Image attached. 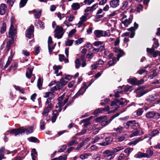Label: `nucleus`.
<instances>
[{"instance_id": "obj_33", "label": "nucleus", "mask_w": 160, "mask_h": 160, "mask_svg": "<svg viewBox=\"0 0 160 160\" xmlns=\"http://www.w3.org/2000/svg\"><path fill=\"white\" fill-rule=\"evenodd\" d=\"M68 82L64 80V78H62L60 80V82L58 84L61 87V88L62 86L66 85Z\"/></svg>"}, {"instance_id": "obj_37", "label": "nucleus", "mask_w": 160, "mask_h": 160, "mask_svg": "<svg viewBox=\"0 0 160 160\" xmlns=\"http://www.w3.org/2000/svg\"><path fill=\"white\" fill-rule=\"evenodd\" d=\"M91 155L92 154L89 153H83L80 155V158L82 159H84L88 158L89 156Z\"/></svg>"}, {"instance_id": "obj_54", "label": "nucleus", "mask_w": 160, "mask_h": 160, "mask_svg": "<svg viewBox=\"0 0 160 160\" xmlns=\"http://www.w3.org/2000/svg\"><path fill=\"white\" fill-rule=\"evenodd\" d=\"M121 99L122 100L121 101L118 100V101L120 105H127V102L126 100L125 99H123L122 98H121Z\"/></svg>"}, {"instance_id": "obj_15", "label": "nucleus", "mask_w": 160, "mask_h": 160, "mask_svg": "<svg viewBox=\"0 0 160 160\" xmlns=\"http://www.w3.org/2000/svg\"><path fill=\"white\" fill-rule=\"evenodd\" d=\"M143 134L144 132L142 130H136L132 132V133L130 135V137H132L134 136L142 135Z\"/></svg>"}, {"instance_id": "obj_58", "label": "nucleus", "mask_w": 160, "mask_h": 160, "mask_svg": "<svg viewBox=\"0 0 160 160\" xmlns=\"http://www.w3.org/2000/svg\"><path fill=\"white\" fill-rule=\"evenodd\" d=\"M146 93V92H144V91L142 90H138V91L137 92V96L138 97H140Z\"/></svg>"}, {"instance_id": "obj_22", "label": "nucleus", "mask_w": 160, "mask_h": 160, "mask_svg": "<svg viewBox=\"0 0 160 160\" xmlns=\"http://www.w3.org/2000/svg\"><path fill=\"white\" fill-rule=\"evenodd\" d=\"M119 105L120 104L118 100H114L111 103V106L112 107V108H113L116 110L119 107Z\"/></svg>"}, {"instance_id": "obj_62", "label": "nucleus", "mask_w": 160, "mask_h": 160, "mask_svg": "<svg viewBox=\"0 0 160 160\" xmlns=\"http://www.w3.org/2000/svg\"><path fill=\"white\" fill-rule=\"evenodd\" d=\"M28 0H21L20 2V7H23L27 3Z\"/></svg>"}, {"instance_id": "obj_55", "label": "nucleus", "mask_w": 160, "mask_h": 160, "mask_svg": "<svg viewBox=\"0 0 160 160\" xmlns=\"http://www.w3.org/2000/svg\"><path fill=\"white\" fill-rule=\"evenodd\" d=\"M95 1V0H84L83 3L85 5H90Z\"/></svg>"}, {"instance_id": "obj_20", "label": "nucleus", "mask_w": 160, "mask_h": 160, "mask_svg": "<svg viewBox=\"0 0 160 160\" xmlns=\"http://www.w3.org/2000/svg\"><path fill=\"white\" fill-rule=\"evenodd\" d=\"M33 70V68L28 67L26 73V77L30 79L32 77V72Z\"/></svg>"}, {"instance_id": "obj_49", "label": "nucleus", "mask_w": 160, "mask_h": 160, "mask_svg": "<svg viewBox=\"0 0 160 160\" xmlns=\"http://www.w3.org/2000/svg\"><path fill=\"white\" fill-rule=\"evenodd\" d=\"M30 141L32 142H39V141L36 138L31 137L29 138Z\"/></svg>"}, {"instance_id": "obj_51", "label": "nucleus", "mask_w": 160, "mask_h": 160, "mask_svg": "<svg viewBox=\"0 0 160 160\" xmlns=\"http://www.w3.org/2000/svg\"><path fill=\"white\" fill-rule=\"evenodd\" d=\"M14 87L17 91H18L22 94H24V93L23 90L19 86H17L15 85L13 86Z\"/></svg>"}, {"instance_id": "obj_34", "label": "nucleus", "mask_w": 160, "mask_h": 160, "mask_svg": "<svg viewBox=\"0 0 160 160\" xmlns=\"http://www.w3.org/2000/svg\"><path fill=\"white\" fill-rule=\"evenodd\" d=\"M126 136L127 135L126 134L122 135L116 139V141L117 142H122L124 140Z\"/></svg>"}, {"instance_id": "obj_1", "label": "nucleus", "mask_w": 160, "mask_h": 160, "mask_svg": "<svg viewBox=\"0 0 160 160\" xmlns=\"http://www.w3.org/2000/svg\"><path fill=\"white\" fill-rule=\"evenodd\" d=\"M25 132H26V133L28 134L32 133L33 132V127L31 126L28 129L21 127L18 129H13L10 131V133H14L15 135L16 136L19 134L24 133Z\"/></svg>"}, {"instance_id": "obj_30", "label": "nucleus", "mask_w": 160, "mask_h": 160, "mask_svg": "<svg viewBox=\"0 0 160 160\" xmlns=\"http://www.w3.org/2000/svg\"><path fill=\"white\" fill-rule=\"evenodd\" d=\"M133 149L132 148H128L125 149L124 152L125 153L126 156L128 157L130 153L133 150Z\"/></svg>"}, {"instance_id": "obj_43", "label": "nucleus", "mask_w": 160, "mask_h": 160, "mask_svg": "<svg viewBox=\"0 0 160 160\" xmlns=\"http://www.w3.org/2000/svg\"><path fill=\"white\" fill-rule=\"evenodd\" d=\"M75 68H79L81 65L82 64H81L80 60L79 58H77L75 60Z\"/></svg>"}, {"instance_id": "obj_24", "label": "nucleus", "mask_w": 160, "mask_h": 160, "mask_svg": "<svg viewBox=\"0 0 160 160\" xmlns=\"http://www.w3.org/2000/svg\"><path fill=\"white\" fill-rule=\"evenodd\" d=\"M144 138H142V137H141L135 139L134 141L129 142L128 143V144L130 145H135L139 142L142 140Z\"/></svg>"}, {"instance_id": "obj_52", "label": "nucleus", "mask_w": 160, "mask_h": 160, "mask_svg": "<svg viewBox=\"0 0 160 160\" xmlns=\"http://www.w3.org/2000/svg\"><path fill=\"white\" fill-rule=\"evenodd\" d=\"M78 142L77 140H73L70 141L68 143V146H71L77 144Z\"/></svg>"}, {"instance_id": "obj_63", "label": "nucleus", "mask_w": 160, "mask_h": 160, "mask_svg": "<svg viewBox=\"0 0 160 160\" xmlns=\"http://www.w3.org/2000/svg\"><path fill=\"white\" fill-rule=\"evenodd\" d=\"M103 112L102 108H99L95 110L93 112V114L96 115L97 114L102 113Z\"/></svg>"}, {"instance_id": "obj_41", "label": "nucleus", "mask_w": 160, "mask_h": 160, "mask_svg": "<svg viewBox=\"0 0 160 160\" xmlns=\"http://www.w3.org/2000/svg\"><path fill=\"white\" fill-rule=\"evenodd\" d=\"M130 122H131L130 124L131 126H130L132 127L133 128H135L134 127H137L139 126V123L138 122H136L135 120L130 121Z\"/></svg>"}, {"instance_id": "obj_23", "label": "nucleus", "mask_w": 160, "mask_h": 160, "mask_svg": "<svg viewBox=\"0 0 160 160\" xmlns=\"http://www.w3.org/2000/svg\"><path fill=\"white\" fill-rule=\"evenodd\" d=\"M15 40L12 39L7 42L6 48L8 51L10 50L11 46L14 43V41Z\"/></svg>"}, {"instance_id": "obj_26", "label": "nucleus", "mask_w": 160, "mask_h": 160, "mask_svg": "<svg viewBox=\"0 0 160 160\" xmlns=\"http://www.w3.org/2000/svg\"><path fill=\"white\" fill-rule=\"evenodd\" d=\"M72 9L76 10L79 9L80 8V4L78 2H75L72 4L71 5Z\"/></svg>"}, {"instance_id": "obj_39", "label": "nucleus", "mask_w": 160, "mask_h": 160, "mask_svg": "<svg viewBox=\"0 0 160 160\" xmlns=\"http://www.w3.org/2000/svg\"><path fill=\"white\" fill-rule=\"evenodd\" d=\"M34 11H35L34 15L35 18L37 19L39 18L41 15V10H34Z\"/></svg>"}, {"instance_id": "obj_46", "label": "nucleus", "mask_w": 160, "mask_h": 160, "mask_svg": "<svg viewBox=\"0 0 160 160\" xmlns=\"http://www.w3.org/2000/svg\"><path fill=\"white\" fill-rule=\"evenodd\" d=\"M138 27V25L137 24L136 22H135L134 24V27H132L128 29V30L129 31H135L137 29Z\"/></svg>"}, {"instance_id": "obj_16", "label": "nucleus", "mask_w": 160, "mask_h": 160, "mask_svg": "<svg viewBox=\"0 0 160 160\" xmlns=\"http://www.w3.org/2000/svg\"><path fill=\"white\" fill-rule=\"evenodd\" d=\"M133 18V16L130 15L128 18L125 19L124 21L122 22V23L125 26L128 27L132 22Z\"/></svg>"}, {"instance_id": "obj_57", "label": "nucleus", "mask_w": 160, "mask_h": 160, "mask_svg": "<svg viewBox=\"0 0 160 160\" xmlns=\"http://www.w3.org/2000/svg\"><path fill=\"white\" fill-rule=\"evenodd\" d=\"M88 15V14L87 13H85L84 16H82L80 18V21L82 22H84L87 20V17Z\"/></svg>"}, {"instance_id": "obj_38", "label": "nucleus", "mask_w": 160, "mask_h": 160, "mask_svg": "<svg viewBox=\"0 0 160 160\" xmlns=\"http://www.w3.org/2000/svg\"><path fill=\"white\" fill-rule=\"evenodd\" d=\"M123 149L124 148L122 146L114 148L112 150V152H113V154L114 155V153L118 152L120 151L123 150Z\"/></svg>"}, {"instance_id": "obj_56", "label": "nucleus", "mask_w": 160, "mask_h": 160, "mask_svg": "<svg viewBox=\"0 0 160 160\" xmlns=\"http://www.w3.org/2000/svg\"><path fill=\"white\" fill-rule=\"evenodd\" d=\"M42 81L40 78H39L37 82V86L39 89H41V87L42 85Z\"/></svg>"}, {"instance_id": "obj_50", "label": "nucleus", "mask_w": 160, "mask_h": 160, "mask_svg": "<svg viewBox=\"0 0 160 160\" xmlns=\"http://www.w3.org/2000/svg\"><path fill=\"white\" fill-rule=\"evenodd\" d=\"M53 68L55 71V73L56 74L58 73V70L61 69L62 67L60 65L56 66L55 65L53 66Z\"/></svg>"}, {"instance_id": "obj_11", "label": "nucleus", "mask_w": 160, "mask_h": 160, "mask_svg": "<svg viewBox=\"0 0 160 160\" xmlns=\"http://www.w3.org/2000/svg\"><path fill=\"white\" fill-rule=\"evenodd\" d=\"M113 138L112 137H108L105 138V142H102L100 145L102 146H105L111 144L112 142Z\"/></svg>"}, {"instance_id": "obj_3", "label": "nucleus", "mask_w": 160, "mask_h": 160, "mask_svg": "<svg viewBox=\"0 0 160 160\" xmlns=\"http://www.w3.org/2000/svg\"><path fill=\"white\" fill-rule=\"evenodd\" d=\"M63 30V28L62 27L57 26L54 30V32H55L54 34V37L58 39L61 38L64 33Z\"/></svg>"}, {"instance_id": "obj_40", "label": "nucleus", "mask_w": 160, "mask_h": 160, "mask_svg": "<svg viewBox=\"0 0 160 160\" xmlns=\"http://www.w3.org/2000/svg\"><path fill=\"white\" fill-rule=\"evenodd\" d=\"M159 133V130L157 129H154L150 132L149 135L151 137H154L156 135Z\"/></svg>"}, {"instance_id": "obj_31", "label": "nucleus", "mask_w": 160, "mask_h": 160, "mask_svg": "<svg viewBox=\"0 0 160 160\" xmlns=\"http://www.w3.org/2000/svg\"><path fill=\"white\" fill-rule=\"evenodd\" d=\"M124 129V128L123 127L121 126H118L117 128H113V130L114 131H116L118 133H121L122 132L123 130Z\"/></svg>"}, {"instance_id": "obj_60", "label": "nucleus", "mask_w": 160, "mask_h": 160, "mask_svg": "<svg viewBox=\"0 0 160 160\" xmlns=\"http://www.w3.org/2000/svg\"><path fill=\"white\" fill-rule=\"evenodd\" d=\"M101 156L99 154H94L93 156V158L95 160H100Z\"/></svg>"}, {"instance_id": "obj_44", "label": "nucleus", "mask_w": 160, "mask_h": 160, "mask_svg": "<svg viewBox=\"0 0 160 160\" xmlns=\"http://www.w3.org/2000/svg\"><path fill=\"white\" fill-rule=\"evenodd\" d=\"M5 149L4 148L2 147L0 148V160H2L4 158V153Z\"/></svg>"}, {"instance_id": "obj_36", "label": "nucleus", "mask_w": 160, "mask_h": 160, "mask_svg": "<svg viewBox=\"0 0 160 160\" xmlns=\"http://www.w3.org/2000/svg\"><path fill=\"white\" fill-rule=\"evenodd\" d=\"M31 156L33 160H35V158L37 156V153L36 149L33 148L32 149L31 152Z\"/></svg>"}, {"instance_id": "obj_10", "label": "nucleus", "mask_w": 160, "mask_h": 160, "mask_svg": "<svg viewBox=\"0 0 160 160\" xmlns=\"http://www.w3.org/2000/svg\"><path fill=\"white\" fill-rule=\"evenodd\" d=\"M109 4L111 7L115 8L119 6L120 1L119 0H110Z\"/></svg>"}, {"instance_id": "obj_42", "label": "nucleus", "mask_w": 160, "mask_h": 160, "mask_svg": "<svg viewBox=\"0 0 160 160\" xmlns=\"http://www.w3.org/2000/svg\"><path fill=\"white\" fill-rule=\"evenodd\" d=\"M6 24L5 22H3L1 28L0 32L2 34L4 33L6 31Z\"/></svg>"}, {"instance_id": "obj_21", "label": "nucleus", "mask_w": 160, "mask_h": 160, "mask_svg": "<svg viewBox=\"0 0 160 160\" xmlns=\"http://www.w3.org/2000/svg\"><path fill=\"white\" fill-rule=\"evenodd\" d=\"M143 112V109L142 108H139L133 113L135 117H138L142 115Z\"/></svg>"}, {"instance_id": "obj_32", "label": "nucleus", "mask_w": 160, "mask_h": 160, "mask_svg": "<svg viewBox=\"0 0 160 160\" xmlns=\"http://www.w3.org/2000/svg\"><path fill=\"white\" fill-rule=\"evenodd\" d=\"M80 59L82 62L81 66L82 67H85L86 65V60L85 59V55H82L80 57Z\"/></svg>"}, {"instance_id": "obj_35", "label": "nucleus", "mask_w": 160, "mask_h": 160, "mask_svg": "<svg viewBox=\"0 0 160 160\" xmlns=\"http://www.w3.org/2000/svg\"><path fill=\"white\" fill-rule=\"evenodd\" d=\"M134 157L136 158H145L144 153H143L141 152H139L137 153L135 155Z\"/></svg>"}, {"instance_id": "obj_47", "label": "nucleus", "mask_w": 160, "mask_h": 160, "mask_svg": "<svg viewBox=\"0 0 160 160\" xmlns=\"http://www.w3.org/2000/svg\"><path fill=\"white\" fill-rule=\"evenodd\" d=\"M74 41L73 40L68 39L65 42L66 45L67 46H71L72 44Z\"/></svg>"}, {"instance_id": "obj_48", "label": "nucleus", "mask_w": 160, "mask_h": 160, "mask_svg": "<svg viewBox=\"0 0 160 160\" xmlns=\"http://www.w3.org/2000/svg\"><path fill=\"white\" fill-rule=\"evenodd\" d=\"M50 110L46 108H45L42 113V116L43 117L44 116H47L48 115V113Z\"/></svg>"}, {"instance_id": "obj_64", "label": "nucleus", "mask_w": 160, "mask_h": 160, "mask_svg": "<svg viewBox=\"0 0 160 160\" xmlns=\"http://www.w3.org/2000/svg\"><path fill=\"white\" fill-rule=\"evenodd\" d=\"M122 8L124 10L128 7V2L127 1H124L122 3Z\"/></svg>"}, {"instance_id": "obj_45", "label": "nucleus", "mask_w": 160, "mask_h": 160, "mask_svg": "<svg viewBox=\"0 0 160 160\" xmlns=\"http://www.w3.org/2000/svg\"><path fill=\"white\" fill-rule=\"evenodd\" d=\"M146 99L148 102H152L156 100V98L155 96H153L152 95H151L147 97Z\"/></svg>"}, {"instance_id": "obj_61", "label": "nucleus", "mask_w": 160, "mask_h": 160, "mask_svg": "<svg viewBox=\"0 0 160 160\" xmlns=\"http://www.w3.org/2000/svg\"><path fill=\"white\" fill-rule=\"evenodd\" d=\"M127 157L123 153H121L118 158L119 160H122L126 159Z\"/></svg>"}, {"instance_id": "obj_17", "label": "nucleus", "mask_w": 160, "mask_h": 160, "mask_svg": "<svg viewBox=\"0 0 160 160\" xmlns=\"http://www.w3.org/2000/svg\"><path fill=\"white\" fill-rule=\"evenodd\" d=\"M145 116L148 118H156V112L154 111L148 112L146 113Z\"/></svg>"}, {"instance_id": "obj_12", "label": "nucleus", "mask_w": 160, "mask_h": 160, "mask_svg": "<svg viewBox=\"0 0 160 160\" xmlns=\"http://www.w3.org/2000/svg\"><path fill=\"white\" fill-rule=\"evenodd\" d=\"M7 7L6 5L4 3H2L0 5V14L4 15L7 11Z\"/></svg>"}, {"instance_id": "obj_14", "label": "nucleus", "mask_w": 160, "mask_h": 160, "mask_svg": "<svg viewBox=\"0 0 160 160\" xmlns=\"http://www.w3.org/2000/svg\"><path fill=\"white\" fill-rule=\"evenodd\" d=\"M88 88V87H86V88H84V87H82L79 90L77 93L76 95L73 97L72 99H75L77 98L79 95H82L85 92L86 89Z\"/></svg>"}, {"instance_id": "obj_27", "label": "nucleus", "mask_w": 160, "mask_h": 160, "mask_svg": "<svg viewBox=\"0 0 160 160\" xmlns=\"http://www.w3.org/2000/svg\"><path fill=\"white\" fill-rule=\"evenodd\" d=\"M10 28H16V25L15 23L16 21L15 18L14 17H12L10 19Z\"/></svg>"}, {"instance_id": "obj_53", "label": "nucleus", "mask_w": 160, "mask_h": 160, "mask_svg": "<svg viewBox=\"0 0 160 160\" xmlns=\"http://www.w3.org/2000/svg\"><path fill=\"white\" fill-rule=\"evenodd\" d=\"M90 118H87L84 120H83V122L84 123V126L85 127H87L88 125L90 124L89 121Z\"/></svg>"}, {"instance_id": "obj_13", "label": "nucleus", "mask_w": 160, "mask_h": 160, "mask_svg": "<svg viewBox=\"0 0 160 160\" xmlns=\"http://www.w3.org/2000/svg\"><path fill=\"white\" fill-rule=\"evenodd\" d=\"M114 52L116 53H118L117 57L118 58V61L120 57H122L124 54V52L123 51L119 48L116 47L114 48L113 49Z\"/></svg>"}, {"instance_id": "obj_18", "label": "nucleus", "mask_w": 160, "mask_h": 160, "mask_svg": "<svg viewBox=\"0 0 160 160\" xmlns=\"http://www.w3.org/2000/svg\"><path fill=\"white\" fill-rule=\"evenodd\" d=\"M98 3H95L92 5L91 7H87L84 10V12L85 13H87L89 12H93L96 9V7L98 6Z\"/></svg>"}, {"instance_id": "obj_9", "label": "nucleus", "mask_w": 160, "mask_h": 160, "mask_svg": "<svg viewBox=\"0 0 160 160\" xmlns=\"http://www.w3.org/2000/svg\"><path fill=\"white\" fill-rule=\"evenodd\" d=\"M34 31V27L31 25L28 29L26 31V36L28 38H30L32 34H33Z\"/></svg>"}, {"instance_id": "obj_29", "label": "nucleus", "mask_w": 160, "mask_h": 160, "mask_svg": "<svg viewBox=\"0 0 160 160\" xmlns=\"http://www.w3.org/2000/svg\"><path fill=\"white\" fill-rule=\"evenodd\" d=\"M61 89V87L58 85V84H57L56 86L53 87L52 88L50 89V92L52 93L53 94V93L57 90H60Z\"/></svg>"}, {"instance_id": "obj_5", "label": "nucleus", "mask_w": 160, "mask_h": 160, "mask_svg": "<svg viewBox=\"0 0 160 160\" xmlns=\"http://www.w3.org/2000/svg\"><path fill=\"white\" fill-rule=\"evenodd\" d=\"M17 28H9L8 37L12 40H16L17 38Z\"/></svg>"}, {"instance_id": "obj_28", "label": "nucleus", "mask_w": 160, "mask_h": 160, "mask_svg": "<svg viewBox=\"0 0 160 160\" xmlns=\"http://www.w3.org/2000/svg\"><path fill=\"white\" fill-rule=\"evenodd\" d=\"M18 67V63L16 62H14L12 64V65L8 69V70L9 72H10L12 69L15 70Z\"/></svg>"}, {"instance_id": "obj_2", "label": "nucleus", "mask_w": 160, "mask_h": 160, "mask_svg": "<svg viewBox=\"0 0 160 160\" xmlns=\"http://www.w3.org/2000/svg\"><path fill=\"white\" fill-rule=\"evenodd\" d=\"M55 96L50 92H46L43 96L44 98H48L46 102V108L51 110L53 106L51 102V100L54 98Z\"/></svg>"}, {"instance_id": "obj_19", "label": "nucleus", "mask_w": 160, "mask_h": 160, "mask_svg": "<svg viewBox=\"0 0 160 160\" xmlns=\"http://www.w3.org/2000/svg\"><path fill=\"white\" fill-rule=\"evenodd\" d=\"M153 154V152L151 149L148 148L146 151V153H144L145 158H150Z\"/></svg>"}, {"instance_id": "obj_8", "label": "nucleus", "mask_w": 160, "mask_h": 160, "mask_svg": "<svg viewBox=\"0 0 160 160\" xmlns=\"http://www.w3.org/2000/svg\"><path fill=\"white\" fill-rule=\"evenodd\" d=\"M10 54L11 55L8 57V60L5 65L2 68V69L3 70H5L6 68H7L8 67V66L10 65V64L11 63V62L12 60L13 56L14 54V52H13L12 50L11 51Z\"/></svg>"}, {"instance_id": "obj_59", "label": "nucleus", "mask_w": 160, "mask_h": 160, "mask_svg": "<svg viewBox=\"0 0 160 160\" xmlns=\"http://www.w3.org/2000/svg\"><path fill=\"white\" fill-rule=\"evenodd\" d=\"M45 122L42 120L40 122V128L41 130H43L45 128Z\"/></svg>"}, {"instance_id": "obj_25", "label": "nucleus", "mask_w": 160, "mask_h": 160, "mask_svg": "<svg viewBox=\"0 0 160 160\" xmlns=\"http://www.w3.org/2000/svg\"><path fill=\"white\" fill-rule=\"evenodd\" d=\"M58 115V110H55L53 111L52 117V123H54L56 121Z\"/></svg>"}, {"instance_id": "obj_4", "label": "nucleus", "mask_w": 160, "mask_h": 160, "mask_svg": "<svg viewBox=\"0 0 160 160\" xmlns=\"http://www.w3.org/2000/svg\"><path fill=\"white\" fill-rule=\"evenodd\" d=\"M128 82L129 83L136 85H138L143 84L144 82L143 79L138 80L135 78H129L127 80Z\"/></svg>"}, {"instance_id": "obj_7", "label": "nucleus", "mask_w": 160, "mask_h": 160, "mask_svg": "<svg viewBox=\"0 0 160 160\" xmlns=\"http://www.w3.org/2000/svg\"><path fill=\"white\" fill-rule=\"evenodd\" d=\"M94 34L97 38L102 37H105L108 35V33L106 31L100 30H95L94 32Z\"/></svg>"}, {"instance_id": "obj_6", "label": "nucleus", "mask_w": 160, "mask_h": 160, "mask_svg": "<svg viewBox=\"0 0 160 160\" xmlns=\"http://www.w3.org/2000/svg\"><path fill=\"white\" fill-rule=\"evenodd\" d=\"M102 156L108 160H111L114 157L112 150H109L105 151L102 153Z\"/></svg>"}]
</instances>
